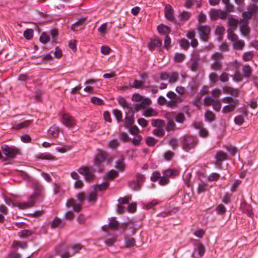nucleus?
Masks as SVG:
<instances>
[{
  "instance_id": "nucleus-1",
  "label": "nucleus",
  "mask_w": 258,
  "mask_h": 258,
  "mask_svg": "<svg viewBox=\"0 0 258 258\" xmlns=\"http://www.w3.org/2000/svg\"><path fill=\"white\" fill-rule=\"evenodd\" d=\"M42 189L43 187L41 185H37L34 188L33 194L29 197L27 202L14 203L11 199L5 198V203L8 206H16L21 210L28 209L32 207L34 205L35 202L41 197Z\"/></svg>"
},
{
  "instance_id": "nucleus-2",
  "label": "nucleus",
  "mask_w": 258,
  "mask_h": 258,
  "mask_svg": "<svg viewBox=\"0 0 258 258\" xmlns=\"http://www.w3.org/2000/svg\"><path fill=\"white\" fill-rule=\"evenodd\" d=\"M81 248L82 246L79 244H74L70 247L61 244L56 248V252L61 258H69L78 252Z\"/></svg>"
},
{
  "instance_id": "nucleus-3",
  "label": "nucleus",
  "mask_w": 258,
  "mask_h": 258,
  "mask_svg": "<svg viewBox=\"0 0 258 258\" xmlns=\"http://www.w3.org/2000/svg\"><path fill=\"white\" fill-rule=\"evenodd\" d=\"M111 161V158L108 155L102 151H99L94 159V164L98 171L104 169V166Z\"/></svg>"
},
{
  "instance_id": "nucleus-4",
  "label": "nucleus",
  "mask_w": 258,
  "mask_h": 258,
  "mask_svg": "<svg viewBox=\"0 0 258 258\" xmlns=\"http://www.w3.org/2000/svg\"><path fill=\"white\" fill-rule=\"evenodd\" d=\"M222 101L224 103L228 104L222 108V112L225 114L233 112L239 104L237 99H234L231 97H224L222 99Z\"/></svg>"
},
{
  "instance_id": "nucleus-5",
  "label": "nucleus",
  "mask_w": 258,
  "mask_h": 258,
  "mask_svg": "<svg viewBox=\"0 0 258 258\" xmlns=\"http://www.w3.org/2000/svg\"><path fill=\"white\" fill-rule=\"evenodd\" d=\"M76 197L80 202V204H77L76 201L74 199L69 200L66 203V206L68 208H72L75 212H79L81 209V203L85 199V194L83 192L78 194Z\"/></svg>"
},
{
  "instance_id": "nucleus-6",
  "label": "nucleus",
  "mask_w": 258,
  "mask_h": 258,
  "mask_svg": "<svg viewBox=\"0 0 258 258\" xmlns=\"http://www.w3.org/2000/svg\"><path fill=\"white\" fill-rule=\"evenodd\" d=\"M197 142L198 140L196 137L186 136L183 139L182 148L185 151H189L196 146Z\"/></svg>"
},
{
  "instance_id": "nucleus-7",
  "label": "nucleus",
  "mask_w": 258,
  "mask_h": 258,
  "mask_svg": "<svg viewBox=\"0 0 258 258\" xmlns=\"http://www.w3.org/2000/svg\"><path fill=\"white\" fill-rule=\"evenodd\" d=\"M78 172L84 176L86 180L90 181L94 178V170L92 167L83 166L78 169Z\"/></svg>"
},
{
  "instance_id": "nucleus-8",
  "label": "nucleus",
  "mask_w": 258,
  "mask_h": 258,
  "mask_svg": "<svg viewBox=\"0 0 258 258\" xmlns=\"http://www.w3.org/2000/svg\"><path fill=\"white\" fill-rule=\"evenodd\" d=\"M197 29L201 39L204 41H207L211 31L210 27L206 25H199Z\"/></svg>"
},
{
  "instance_id": "nucleus-9",
  "label": "nucleus",
  "mask_w": 258,
  "mask_h": 258,
  "mask_svg": "<svg viewBox=\"0 0 258 258\" xmlns=\"http://www.w3.org/2000/svg\"><path fill=\"white\" fill-rule=\"evenodd\" d=\"M209 15L213 20L218 18L224 19L226 18V12L221 10L212 9L209 12Z\"/></svg>"
},
{
  "instance_id": "nucleus-10",
  "label": "nucleus",
  "mask_w": 258,
  "mask_h": 258,
  "mask_svg": "<svg viewBox=\"0 0 258 258\" xmlns=\"http://www.w3.org/2000/svg\"><path fill=\"white\" fill-rule=\"evenodd\" d=\"M167 96L170 98L171 101L168 103V106H173L175 105L176 104L182 101V99L180 97H177L176 94L170 91L167 93Z\"/></svg>"
},
{
  "instance_id": "nucleus-11",
  "label": "nucleus",
  "mask_w": 258,
  "mask_h": 258,
  "mask_svg": "<svg viewBox=\"0 0 258 258\" xmlns=\"http://www.w3.org/2000/svg\"><path fill=\"white\" fill-rule=\"evenodd\" d=\"M250 11L245 12L242 14V20L241 22H247V20L251 18L252 15V12H254L257 10V7L253 4L250 6L249 8Z\"/></svg>"
},
{
  "instance_id": "nucleus-12",
  "label": "nucleus",
  "mask_w": 258,
  "mask_h": 258,
  "mask_svg": "<svg viewBox=\"0 0 258 258\" xmlns=\"http://www.w3.org/2000/svg\"><path fill=\"white\" fill-rule=\"evenodd\" d=\"M227 159V155L226 153L220 151H218L216 155V165L220 168L222 165V163L223 161L226 160Z\"/></svg>"
},
{
  "instance_id": "nucleus-13",
  "label": "nucleus",
  "mask_w": 258,
  "mask_h": 258,
  "mask_svg": "<svg viewBox=\"0 0 258 258\" xmlns=\"http://www.w3.org/2000/svg\"><path fill=\"white\" fill-rule=\"evenodd\" d=\"M2 150L5 155L10 158L14 157L17 153V150L16 149L10 147L7 145L2 146Z\"/></svg>"
},
{
  "instance_id": "nucleus-14",
  "label": "nucleus",
  "mask_w": 258,
  "mask_h": 258,
  "mask_svg": "<svg viewBox=\"0 0 258 258\" xmlns=\"http://www.w3.org/2000/svg\"><path fill=\"white\" fill-rule=\"evenodd\" d=\"M62 119L63 124L68 127H72L75 125V122L72 117L66 113L62 114Z\"/></svg>"
},
{
  "instance_id": "nucleus-15",
  "label": "nucleus",
  "mask_w": 258,
  "mask_h": 258,
  "mask_svg": "<svg viewBox=\"0 0 258 258\" xmlns=\"http://www.w3.org/2000/svg\"><path fill=\"white\" fill-rule=\"evenodd\" d=\"M118 226V222L116 221L114 218H109V222L108 225H105L102 226V229L106 232H108L109 229H116Z\"/></svg>"
},
{
  "instance_id": "nucleus-16",
  "label": "nucleus",
  "mask_w": 258,
  "mask_h": 258,
  "mask_svg": "<svg viewBox=\"0 0 258 258\" xmlns=\"http://www.w3.org/2000/svg\"><path fill=\"white\" fill-rule=\"evenodd\" d=\"M59 130L58 126L53 125L49 128L47 132V136L49 138H56L59 134Z\"/></svg>"
},
{
  "instance_id": "nucleus-17",
  "label": "nucleus",
  "mask_w": 258,
  "mask_h": 258,
  "mask_svg": "<svg viewBox=\"0 0 258 258\" xmlns=\"http://www.w3.org/2000/svg\"><path fill=\"white\" fill-rule=\"evenodd\" d=\"M141 102V103L136 104L135 105V109L137 111L140 110L141 108H145L147 107L150 104L151 101L149 98H146L144 99L143 98Z\"/></svg>"
},
{
  "instance_id": "nucleus-18",
  "label": "nucleus",
  "mask_w": 258,
  "mask_h": 258,
  "mask_svg": "<svg viewBox=\"0 0 258 258\" xmlns=\"http://www.w3.org/2000/svg\"><path fill=\"white\" fill-rule=\"evenodd\" d=\"M165 15L166 18L170 20L173 21L174 18L173 16V10L170 5H166L165 8Z\"/></svg>"
},
{
  "instance_id": "nucleus-19",
  "label": "nucleus",
  "mask_w": 258,
  "mask_h": 258,
  "mask_svg": "<svg viewBox=\"0 0 258 258\" xmlns=\"http://www.w3.org/2000/svg\"><path fill=\"white\" fill-rule=\"evenodd\" d=\"M223 92L225 94H229L234 97H236L239 93V90L230 87L226 86L223 88Z\"/></svg>"
},
{
  "instance_id": "nucleus-20",
  "label": "nucleus",
  "mask_w": 258,
  "mask_h": 258,
  "mask_svg": "<svg viewBox=\"0 0 258 258\" xmlns=\"http://www.w3.org/2000/svg\"><path fill=\"white\" fill-rule=\"evenodd\" d=\"M162 45V42L158 39H151L148 44L150 49H154L156 47H160Z\"/></svg>"
},
{
  "instance_id": "nucleus-21",
  "label": "nucleus",
  "mask_w": 258,
  "mask_h": 258,
  "mask_svg": "<svg viewBox=\"0 0 258 258\" xmlns=\"http://www.w3.org/2000/svg\"><path fill=\"white\" fill-rule=\"evenodd\" d=\"M247 112L246 110H243L242 112V115H239L235 117L234 118V122L239 125H241L244 122V116H247Z\"/></svg>"
},
{
  "instance_id": "nucleus-22",
  "label": "nucleus",
  "mask_w": 258,
  "mask_h": 258,
  "mask_svg": "<svg viewBox=\"0 0 258 258\" xmlns=\"http://www.w3.org/2000/svg\"><path fill=\"white\" fill-rule=\"evenodd\" d=\"M240 30L243 35H247L249 32V28L248 27V22H241Z\"/></svg>"
},
{
  "instance_id": "nucleus-23",
  "label": "nucleus",
  "mask_w": 258,
  "mask_h": 258,
  "mask_svg": "<svg viewBox=\"0 0 258 258\" xmlns=\"http://www.w3.org/2000/svg\"><path fill=\"white\" fill-rule=\"evenodd\" d=\"M84 19H82L73 24L71 29L74 31H78L82 29L84 25Z\"/></svg>"
},
{
  "instance_id": "nucleus-24",
  "label": "nucleus",
  "mask_w": 258,
  "mask_h": 258,
  "mask_svg": "<svg viewBox=\"0 0 258 258\" xmlns=\"http://www.w3.org/2000/svg\"><path fill=\"white\" fill-rule=\"evenodd\" d=\"M97 190L96 188L94 189L93 191L89 193L87 197V200L88 202L90 203H95L97 199L96 192Z\"/></svg>"
},
{
  "instance_id": "nucleus-25",
  "label": "nucleus",
  "mask_w": 258,
  "mask_h": 258,
  "mask_svg": "<svg viewBox=\"0 0 258 258\" xmlns=\"http://www.w3.org/2000/svg\"><path fill=\"white\" fill-rule=\"evenodd\" d=\"M174 118L175 121L179 123H182L185 120V116L184 114L181 112L175 114Z\"/></svg>"
},
{
  "instance_id": "nucleus-26",
  "label": "nucleus",
  "mask_w": 258,
  "mask_h": 258,
  "mask_svg": "<svg viewBox=\"0 0 258 258\" xmlns=\"http://www.w3.org/2000/svg\"><path fill=\"white\" fill-rule=\"evenodd\" d=\"M152 125L157 128H163L165 121L161 119H153L152 120Z\"/></svg>"
},
{
  "instance_id": "nucleus-27",
  "label": "nucleus",
  "mask_w": 258,
  "mask_h": 258,
  "mask_svg": "<svg viewBox=\"0 0 258 258\" xmlns=\"http://www.w3.org/2000/svg\"><path fill=\"white\" fill-rule=\"evenodd\" d=\"M158 112L156 111L151 108H147L143 112V115L147 117L155 116H156Z\"/></svg>"
},
{
  "instance_id": "nucleus-28",
  "label": "nucleus",
  "mask_w": 258,
  "mask_h": 258,
  "mask_svg": "<svg viewBox=\"0 0 258 258\" xmlns=\"http://www.w3.org/2000/svg\"><path fill=\"white\" fill-rule=\"evenodd\" d=\"M157 30L160 34L163 35L167 34L169 31V28L163 24L159 25L157 27Z\"/></svg>"
},
{
  "instance_id": "nucleus-29",
  "label": "nucleus",
  "mask_w": 258,
  "mask_h": 258,
  "mask_svg": "<svg viewBox=\"0 0 258 258\" xmlns=\"http://www.w3.org/2000/svg\"><path fill=\"white\" fill-rule=\"evenodd\" d=\"M132 114H132V116H131V117L126 116L124 119V125L126 127H128V126L132 125L134 122V118H133L134 113L133 111H132Z\"/></svg>"
},
{
  "instance_id": "nucleus-30",
  "label": "nucleus",
  "mask_w": 258,
  "mask_h": 258,
  "mask_svg": "<svg viewBox=\"0 0 258 258\" xmlns=\"http://www.w3.org/2000/svg\"><path fill=\"white\" fill-rule=\"evenodd\" d=\"M135 240L133 237H125L124 244L127 247H133L135 244Z\"/></svg>"
},
{
  "instance_id": "nucleus-31",
  "label": "nucleus",
  "mask_w": 258,
  "mask_h": 258,
  "mask_svg": "<svg viewBox=\"0 0 258 258\" xmlns=\"http://www.w3.org/2000/svg\"><path fill=\"white\" fill-rule=\"evenodd\" d=\"M163 174L166 177L175 176L178 174V171L175 169H168L165 170Z\"/></svg>"
},
{
  "instance_id": "nucleus-32",
  "label": "nucleus",
  "mask_w": 258,
  "mask_h": 258,
  "mask_svg": "<svg viewBox=\"0 0 258 258\" xmlns=\"http://www.w3.org/2000/svg\"><path fill=\"white\" fill-rule=\"evenodd\" d=\"M112 113L117 122H120L122 121V115L121 112L120 110L117 109H115L112 110Z\"/></svg>"
},
{
  "instance_id": "nucleus-33",
  "label": "nucleus",
  "mask_w": 258,
  "mask_h": 258,
  "mask_svg": "<svg viewBox=\"0 0 258 258\" xmlns=\"http://www.w3.org/2000/svg\"><path fill=\"white\" fill-rule=\"evenodd\" d=\"M119 145V143L117 140L113 139V140H110L108 143L107 146H108V147H109V148H111L112 149H115L118 147Z\"/></svg>"
},
{
  "instance_id": "nucleus-34",
  "label": "nucleus",
  "mask_w": 258,
  "mask_h": 258,
  "mask_svg": "<svg viewBox=\"0 0 258 258\" xmlns=\"http://www.w3.org/2000/svg\"><path fill=\"white\" fill-rule=\"evenodd\" d=\"M228 38L232 41H236L238 39L237 36L234 33L233 31L231 29H228L227 30Z\"/></svg>"
},
{
  "instance_id": "nucleus-35",
  "label": "nucleus",
  "mask_w": 258,
  "mask_h": 258,
  "mask_svg": "<svg viewBox=\"0 0 258 258\" xmlns=\"http://www.w3.org/2000/svg\"><path fill=\"white\" fill-rule=\"evenodd\" d=\"M29 123V120H25L21 122L16 124L15 125H14V127L17 130L21 129L28 125Z\"/></svg>"
},
{
  "instance_id": "nucleus-36",
  "label": "nucleus",
  "mask_w": 258,
  "mask_h": 258,
  "mask_svg": "<svg viewBox=\"0 0 258 258\" xmlns=\"http://www.w3.org/2000/svg\"><path fill=\"white\" fill-rule=\"evenodd\" d=\"M123 160V158L121 157L116 162L115 167L120 171L123 170L124 168Z\"/></svg>"
},
{
  "instance_id": "nucleus-37",
  "label": "nucleus",
  "mask_w": 258,
  "mask_h": 258,
  "mask_svg": "<svg viewBox=\"0 0 258 258\" xmlns=\"http://www.w3.org/2000/svg\"><path fill=\"white\" fill-rule=\"evenodd\" d=\"M208 188L209 186L207 184L200 183L199 184V186L198 188V194L204 192L206 190L208 189Z\"/></svg>"
},
{
  "instance_id": "nucleus-38",
  "label": "nucleus",
  "mask_w": 258,
  "mask_h": 258,
  "mask_svg": "<svg viewBox=\"0 0 258 258\" xmlns=\"http://www.w3.org/2000/svg\"><path fill=\"white\" fill-rule=\"evenodd\" d=\"M108 185L109 182L108 181H104L101 184L97 185L95 188H96L97 191H101L106 189Z\"/></svg>"
},
{
  "instance_id": "nucleus-39",
  "label": "nucleus",
  "mask_w": 258,
  "mask_h": 258,
  "mask_svg": "<svg viewBox=\"0 0 258 258\" xmlns=\"http://www.w3.org/2000/svg\"><path fill=\"white\" fill-rule=\"evenodd\" d=\"M176 125L172 120L168 121L166 128V130L167 131L169 132L174 131L176 129Z\"/></svg>"
},
{
  "instance_id": "nucleus-40",
  "label": "nucleus",
  "mask_w": 258,
  "mask_h": 258,
  "mask_svg": "<svg viewBox=\"0 0 258 258\" xmlns=\"http://www.w3.org/2000/svg\"><path fill=\"white\" fill-rule=\"evenodd\" d=\"M235 42L233 44V47L236 49H242L244 46V43L242 40L235 41Z\"/></svg>"
},
{
  "instance_id": "nucleus-41",
  "label": "nucleus",
  "mask_w": 258,
  "mask_h": 258,
  "mask_svg": "<svg viewBox=\"0 0 258 258\" xmlns=\"http://www.w3.org/2000/svg\"><path fill=\"white\" fill-rule=\"evenodd\" d=\"M31 234V231L29 230H23L19 232L18 235L21 238H25Z\"/></svg>"
},
{
  "instance_id": "nucleus-42",
  "label": "nucleus",
  "mask_w": 258,
  "mask_h": 258,
  "mask_svg": "<svg viewBox=\"0 0 258 258\" xmlns=\"http://www.w3.org/2000/svg\"><path fill=\"white\" fill-rule=\"evenodd\" d=\"M206 119L209 121H212L214 119L215 115L211 111H207L205 113Z\"/></svg>"
},
{
  "instance_id": "nucleus-43",
  "label": "nucleus",
  "mask_w": 258,
  "mask_h": 258,
  "mask_svg": "<svg viewBox=\"0 0 258 258\" xmlns=\"http://www.w3.org/2000/svg\"><path fill=\"white\" fill-rule=\"evenodd\" d=\"M185 59V55L182 53H176L174 55V60L176 62H181Z\"/></svg>"
},
{
  "instance_id": "nucleus-44",
  "label": "nucleus",
  "mask_w": 258,
  "mask_h": 258,
  "mask_svg": "<svg viewBox=\"0 0 258 258\" xmlns=\"http://www.w3.org/2000/svg\"><path fill=\"white\" fill-rule=\"evenodd\" d=\"M24 36L27 39H30L33 37V30L30 29L26 30L24 32Z\"/></svg>"
},
{
  "instance_id": "nucleus-45",
  "label": "nucleus",
  "mask_w": 258,
  "mask_h": 258,
  "mask_svg": "<svg viewBox=\"0 0 258 258\" xmlns=\"http://www.w3.org/2000/svg\"><path fill=\"white\" fill-rule=\"evenodd\" d=\"M118 104L123 108L128 107V104L126 101L122 97L117 98Z\"/></svg>"
},
{
  "instance_id": "nucleus-46",
  "label": "nucleus",
  "mask_w": 258,
  "mask_h": 258,
  "mask_svg": "<svg viewBox=\"0 0 258 258\" xmlns=\"http://www.w3.org/2000/svg\"><path fill=\"white\" fill-rule=\"evenodd\" d=\"M180 46L183 49L186 50L189 46V42L185 39H182L180 41Z\"/></svg>"
},
{
  "instance_id": "nucleus-47",
  "label": "nucleus",
  "mask_w": 258,
  "mask_h": 258,
  "mask_svg": "<svg viewBox=\"0 0 258 258\" xmlns=\"http://www.w3.org/2000/svg\"><path fill=\"white\" fill-rule=\"evenodd\" d=\"M118 175V172L115 170H112L108 172L106 174V178L108 179H112Z\"/></svg>"
},
{
  "instance_id": "nucleus-48",
  "label": "nucleus",
  "mask_w": 258,
  "mask_h": 258,
  "mask_svg": "<svg viewBox=\"0 0 258 258\" xmlns=\"http://www.w3.org/2000/svg\"><path fill=\"white\" fill-rule=\"evenodd\" d=\"M178 78V75L176 73H173L171 74H169V82L170 83H174L176 82Z\"/></svg>"
},
{
  "instance_id": "nucleus-49",
  "label": "nucleus",
  "mask_w": 258,
  "mask_h": 258,
  "mask_svg": "<svg viewBox=\"0 0 258 258\" xmlns=\"http://www.w3.org/2000/svg\"><path fill=\"white\" fill-rule=\"evenodd\" d=\"M213 108L215 110L218 111L220 110L221 105V102L219 100H215L212 104Z\"/></svg>"
},
{
  "instance_id": "nucleus-50",
  "label": "nucleus",
  "mask_w": 258,
  "mask_h": 258,
  "mask_svg": "<svg viewBox=\"0 0 258 258\" xmlns=\"http://www.w3.org/2000/svg\"><path fill=\"white\" fill-rule=\"evenodd\" d=\"M39 39L41 42L45 44L49 41V37L45 33H43L41 35Z\"/></svg>"
},
{
  "instance_id": "nucleus-51",
  "label": "nucleus",
  "mask_w": 258,
  "mask_h": 258,
  "mask_svg": "<svg viewBox=\"0 0 258 258\" xmlns=\"http://www.w3.org/2000/svg\"><path fill=\"white\" fill-rule=\"evenodd\" d=\"M54 193L55 194H59L61 195L63 192L61 186L59 184H55L54 186Z\"/></svg>"
},
{
  "instance_id": "nucleus-52",
  "label": "nucleus",
  "mask_w": 258,
  "mask_h": 258,
  "mask_svg": "<svg viewBox=\"0 0 258 258\" xmlns=\"http://www.w3.org/2000/svg\"><path fill=\"white\" fill-rule=\"evenodd\" d=\"M158 202L157 200H154L151 202H149L145 205V207L147 209H150L158 205Z\"/></svg>"
},
{
  "instance_id": "nucleus-53",
  "label": "nucleus",
  "mask_w": 258,
  "mask_h": 258,
  "mask_svg": "<svg viewBox=\"0 0 258 258\" xmlns=\"http://www.w3.org/2000/svg\"><path fill=\"white\" fill-rule=\"evenodd\" d=\"M238 21L237 19L233 18H229L228 19V25L229 26L236 27L238 24Z\"/></svg>"
},
{
  "instance_id": "nucleus-54",
  "label": "nucleus",
  "mask_w": 258,
  "mask_h": 258,
  "mask_svg": "<svg viewBox=\"0 0 258 258\" xmlns=\"http://www.w3.org/2000/svg\"><path fill=\"white\" fill-rule=\"evenodd\" d=\"M144 83L141 81L135 80L133 84L132 87L135 88H143Z\"/></svg>"
},
{
  "instance_id": "nucleus-55",
  "label": "nucleus",
  "mask_w": 258,
  "mask_h": 258,
  "mask_svg": "<svg viewBox=\"0 0 258 258\" xmlns=\"http://www.w3.org/2000/svg\"><path fill=\"white\" fill-rule=\"evenodd\" d=\"M243 72L246 77H248L251 73V68L248 66H244L243 68Z\"/></svg>"
},
{
  "instance_id": "nucleus-56",
  "label": "nucleus",
  "mask_w": 258,
  "mask_h": 258,
  "mask_svg": "<svg viewBox=\"0 0 258 258\" xmlns=\"http://www.w3.org/2000/svg\"><path fill=\"white\" fill-rule=\"evenodd\" d=\"M157 142V140L151 137H148L146 139V143L150 146H153L155 145Z\"/></svg>"
},
{
  "instance_id": "nucleus-57",
  "label": "nucleus",
  "mask_w": 258,
  "mask_h": 258,
  "mask_svg": "<svg viewBox=\"0 0 258 258\" xmlns=\"http://www.w3.org/2000/svg\"><path fill=\"white\" fill-rule=\"evenodd\" d=\"M119 138L121 141L123 142H128L130 141V138L128 135L123 132L120 133Z\"/></svg>"
},
{
  "instance_id": "nucleus-58",
  "label": "nucleus",
  "mask_w": 258,
  "mask_h": 258,
  "mask_svg": "<svg viewBox=\"0 0 258 258\" xmlns=\"http://www.w3.org/2000/svg\"><path fill=\"white\" fill-rule=\"evenodd\" d=\"M13 245L15 247H21L22 248H25L26 247V244L24 242L14 241L13 243Z\"/></svg>"
},
{
  "instance_id": "nucleus-59",
  "label": "nucleus",
  "mask_w": 258,
  "mask_h": 258,
  "mask_svg": "<svg viewBox=\"0 0 258 258\" xmlns=\"http://www.w3.org/2000/svg\"><path fill=\"white\" fill-rule=\"evenodd\" d=\"M169 144L173 149H175L177 148L178 146L177 140L174 138H173L170 139V140L169 142Z\"/></svg>"
},
{
  "instance_id": "nucleus-60",
  "label": "nucleus",
  "mask_w": 258,
  "mask_h": 258,
  "mask_svg": "<svg viewBox=\"0 0 258 258\" xmlns=\"http://www.w3.org/2000/svg\"><path fill=\"white\" fill-rule=\"evenodd\" d=\"M253 53L251 52H245L243 55V59L245 61H248L252 59Z\"/></svg>"
},
{
  "instance_id": "nucleus-61",
  "label": "nucleus",
  "mask_w": 258,
  "mask_h": 258,
  "mask_svg": "<svg viewBox=\"0 0 258 258\" xmlns=\"http://www.w3.org/2000/svg\"><path fill=\"white\" fill-rule=\"evenodd\" d=\"M153 133L158 136H163L165 134V132L163 128H157L154 131Z\"/></svg>"
},
{
  "instance_id": "nucleus-62",
  "label": "nucleus",
  "mask_w": 258,
  "mask_h": 258,
  "mask_svg": "<svg viewBox=\"0 0 258 258\" xmlns=\"http://www.w3.org/2000/svg\"><path fill=\"white\" fill-rule=\"evenodd\" d=\"M107 25L106 23H104L101 25L98 28V31L102 35H104L107 30Z\"/></svg>"
},
{
  "instance_id": "nucleus-63",
  "label": "nucleus",
  "mask_w": 258,
  "mask_h": 258,
  "mask_svg": "<svg viewBox=\"0 0 258 258\" xmlns=\"http://www.w3.org/2000/svg\"><path fill=\"white\" fill-rule=\"evenodd\" d=\"M115 240H116V238L114 237H111V238H107L106 239V240L105 241V243L107 246H110L113 244V243L115 242Z\"/></svg>"
},
{
  "instance_id": "nucleus-64",
  "label": "nucleus",
  "mask_w": 258,
  "mask_h": 258,
  "mask_svg": "<svg viewBox=\"0 0 258 258\" xmlns=\"http://www.w3.org/2000/svg\"><path fill=\"white\" fill-rule=\"evenodd\" d=\"M91 101L92 103L98 105L102 104L103 103L102 100L96 97H92L91 99Z\"/></svg>"
}]
</instances>
